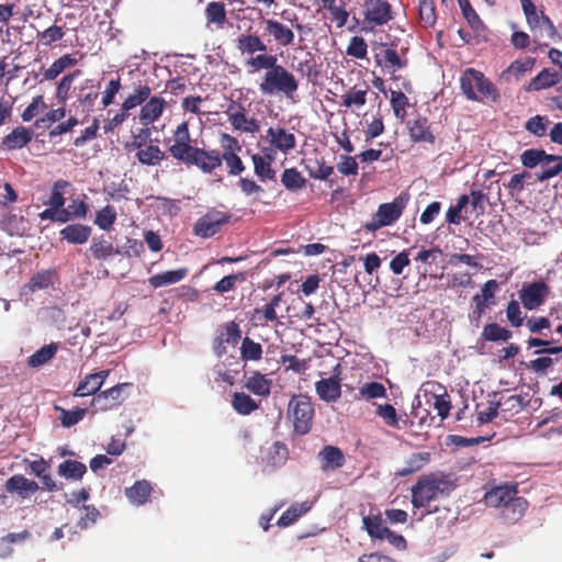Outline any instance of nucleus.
Returning <instances> with one entry per match:
<instances>
[{
	"mask_svg": "<svg viewBox=\"0 0 562 562\" xmlns=\"http://www.w3.org/2000/svg\"><path fill=\"white\" fill-rule=\"evenodd\" d=\"M196 147L190 145V143L184 144H172L169 147L170 155L187 165H190L194 154L196 153Z\"/></svg>",
	"mask_w": 562,
	"mask_h": 562,
	"instance_id": "51",
	"label": "nucleus"
},
{
	"mask_svg": "<svg viewBox=\"0 0 562 562\" xmlns=\"http://www.w3.org/2000/svg\"><path fill=\"white\" fill-rule=\"evenodd\" d=\"M407 202L408 195L401 193L392 202L381 204L372 220L366 223V229L375 232L381 227L392 225L401 217Z\"/></svg>",
	"mask_w": 562,
	"mask_h": 562,
	"instance_id": "4",
	"label": "nucleus"
},
{
	"mask_svg": "<svg viewBox=\"0 0 562 562\" xmlns=\"http://www.w3.org/2000/svg\"><path fill=\"white\" fill-rule=\"evenodd\" d=\"M89 250L93 258L98 260H108L120 254V250L104 236L93 237Z\"/></svg>",
	"mask_w": 562,
	"mask_h": 562,
	"instance_id": "26",
	"label": "nucleus"
},
{
	"mask_svg": "<svg viewBox=\"0 0 562 562\" xmlns=\"http://www.w3.org/2000/svg\"><path fill=\"white\" fill-rule=\"evenodd\" d=\"M236 48L241 55L252 56L256 53H266V43L256 34H240L236 38Z\"/></svg>",
	"mask_w": 562,
	"mask_h": 562,
	"instance_id": "20",
	"label": "nucleus"
},
{
	"mask_svg": "<svg viewBox=\"0 0 562 562\" xmlns=\"http://www.w3.org/2000/svg\"><path fill=\"white\" fill-rule=\"evenodd\" d=\"M311 509L308 502L292 505L286 512H284L278 520L279 527H288L292 525L300 516L307 513Z\"/></svg>",
	"mask_w": 562,
	"mask_h": 562,
	"instance_id": "40",
	"label": "nucleus"
},
{
	"mask_svg": "<svg viewBox=\"0 0 562 562\" xmlns=\"http://www.w3.org/2000/svg\"><path fill=\"white\" fill-rule=\"evenodd\" d=\"M428 461H429L428 452L414 453L413 456H411L407 459V461H406L407 467L405 469H403L400 472V474L408 475L413 472H416V471L420 470Z\"/></svg>",
	"mask_w": 562,
	"mask_h": 562,
	"instance_id": "58",
	"label": "nucleus"
},
{
	"mask_svg": "<svg viewBox=\"0 0 562 562\" xmlns=\"http://www.w3.org/2000/svg\"><path fill=\"white\" fill-rule=\"evenodd\" d=\"M76 59L70 55H64L55 60L48 69L44 72L46 80H53L58 77L67 67L74 65Z\"/></svg>",
	"mask_w": 562,
	"mask_h": 562,
	"instance_id": "54",
	"label": "nucleus"
},
{
	"mask_svg": "<svg viewBox=\"0 0 562 562\" xmlns=\"http://www.w3.org/2000/svg\"><path fill=\"white\" fill-rule=\"evenodd\" d=\"M4 488L10 494H18L22 498H27L38 490V485L22 474H14L5 481Z\"/></svg>",
	"mask_w": 562,
	"mask_h": 562,
	"instance_id": "15",
	"label": "nucleus"
},
{
	"mask_svg": "<svg viewBox=\"0 0 562 562\" xmlns=\"http://www.w3.org/2000/svg\"><path fill=\"white\" fill-rule=\"evenodd\" d=\"M190 165H194L203 172L210 173L222 165V158L216 150H204L198 148Z\"/></svg>",
	"mask_w": 562,
	"mask_h": 562,
	"instance_id": "21",
	"label": "nucleus"
},
{
	"mask_svg": "<svg viewBox=\"0 0 562 562\" xmlns=\"http://www.w3.org/2000/svg\"><path fill=\"white\" fill-rule=\"evenodd\" d=\"M498 284L495 280H488L484 283L481 293L473 296V302L477 305L479 315H482L485 307L494 299Z\"/></svg>",
	"mask_w": 562,
	"mask_h": 562,
	"instance_id": "38",
	"label": "nucleus"
},
{
	"mask_svg": "<svg viewBox=\"0 0 562 562\" xmlns=\"http://www.w3.org/2000/svg\"><path fill=\"white\" fill-rule=\"evenodd\" d=\"M527 507V501L515 495L503 508L502 516L508 522H516L525 515Z\"/></svg>",
	"mask_w": 562,
	"mask_h": 562,
	"instance_id": "31",
	"label": "nucleus"
},
{
	"mask_svg": "<svg viewBox=\"0 0 562 562\" xmlns=\"http://www.w3.org/2000/svg\"><path fill=\"white\" fill-rule=\"evenodd\" d=\"M547 158V154L544 150H538V149H527L525 150L521 156V164L526 168H535L536 166H540L543 161V159Z\"/></svg>",
	"mask_w": 562,
	"mask_h": 562,
	"instance_id": "60",
	"label": "nucleus"
},
{
	"mask_svg": "<svg viewBox=\"0 0 562 562\" xmlns=\"http://www.w3.org/2000/svg\"><path fill=\"white\" fill-rule=\"evenodd\" d=\"M386 396V389L379 382L364 383L359 389V397L364 400L381 398Z\"/></svg>",
	"mask_w": 562,
	"mask_h": 562,
	"instance_id": "57",
	"label": "nucleus"
},
{
	"mask_svg": "<svg viewBox=\"0 0 562 562\" xmlns=\"http://www.w3.org/2000/svg\"><path fill=\"white\" fill-rule=\"evenodd\" d=\"M460 9L462 11V14L464 19L468 21L469 25L475 30L479 31L483 27V23L479 15L476 14L475 10L471 7L469 0H458Z\"/></svg>",
	"mask_w": 562,
	"mask_h": 562,
	"instance_id": "59",
	"label": "nucleus"
},
{
	"mask_svg": "<svg viewBox=\"0 0 562 562\" xmlns=\"http://www.w3.org/2000/svg\"><path fill=\"white\" fill-rule=\"evenodd\" d=\"M244 280L245 274L241 272L229 274L217 281L212 288V290L220 294L227 293L229 291H233L236 288V284L243 282Z\"/></svg>",
	"mask_w": 562,
	"mask_h": 562,
	"instance_id": "55",
	"label": "nucleus"
},
{
	"mask_svg": "<svg viewBox=\"0 0 562 562\" xmlns=\"http://www.w3.org/2000/svg\"><path fill=\"white\" fill-rule=\"evenodd\" d=\"M541 170L537 173L540 181L555 177L562 170V157L547 154V158L541 164Z\"/></svg>",
	"mask_w": 562,
	"mask_h": 562,
	"instance_id": "36",
	"label": "nucleus"
},
{
	"mask_svg": "<svg viewBox=\"0 0 562 562\" xmlns=\"http://www.w3.org/2000/svg\"><path fill=\"white\" fill-rule=\"evenodd\" d=\"M363 526L370 537L376 539H384L389 528L383 525L382 518L380 516H367L362 519Z\"/></svg>",
	"mask_w": 562,
	"mask_h": 562,
	"instance_id": "49",
	"label": "nucleus"
},
{
	"mask_svg": "<svg viewBox=\"0 0 562 562\" xmlns=\"http://www.w3.org/2000/svg\"><path fill=\"white\" fill-rule=\"evenodd\" d=\"M315 390L317 395L327 403L336 402L341 395L340 381L336 375L317 381Z\"/></svg>",
	"mask_w": 562,
	"mask_h": 562,
	"instance_id": "17",
	"label": "nucleus"
},
{
	"mask_svg": "<svg viewBox=\"0 0 562 562\" xmlns=\"http://www.w3.org/2000/svg\"><path fill=\"white\" fill-rule=\"evenodd\" d=\"M281 182L288 190L296 191L305 186L306 180L295 168H289L282 172Z\"/></svg>",
	"mask_w": 562,
	"mask_h": 562,
	"instance_id": "48",
	"label": "nucleus"
},
{
	"mask_svg": "<svg viewBox=\"0 0 562 562\" xmlns=\"http://www.w3.org/2000/svg\"><path fill=\"white\" fill-rule=\"evenodd\" d=\"M31 472L36 475L44 487L48 491H54L57 488L55 481L52 479L48 472V465L44 459H37L30 463Z\"/></svg>",
	"mask_w": 562,
	"mask_h": 562,
	"instance_id": "37",
	"label": "nucleus"
},
{
	"mask_svg": "<svg viewBox=\"0 0 562 562\" xmlns=\"http://www.w3.org/2000/svg\"><path fill=\"white\" fill-rule=\"evenodd\" d=\"M409 136L416 143H435V135L430 131V125L426 117H417L416 120L408 121L407 123Z\"/></svg>",
	"mask_w": 562,
	"mask_h": 562,
	"instance_id": "18",
	"label": "nucleus"
},
{
	"mask_svg": "<svg viewBox=\"0 0 562 562\" xmlns=\"http://www.w3.org/2000/svg\"><path fill=\"white\" fill-rule=\"evenodd\" d=\"M363 15L370 29L382 26L393 19L392 7L385 0H366Z\"/></svg>",
	"mask_w": 562,
	"mask_h": 562,
	"instance_id": "6",
	"label": "nucleus"
},
{
	"mask_svg": "<svg viewBox=\"0 0 562 562\" xmlns=\"http://www.w3.org/2000/svg\"><path fill=\"white\" fill-rule=\"evenodd\" d=\"M422 391L427 402L437 411L438 416L442 419L446 418L449 415L451 404L449 395L442 386L436 382H426L423 384Z\"/></svg>",
	"mask_w": 562,
	"mask_h": 562,
	"instance_id": "7",
	"label": "nucleus"
},
{
	"mask_svg": "<svg viewBox=\"0 0 562 562\" xmlns=\"http://www.w3.org/2000/svg\"><path fill=\"white\" fill-rule=\"evenodd\" d=\"M246 387L255 395L268 396L270 394L271 381L260 372H254L246 382Z\"/></svg>",
	"mask_w": 562,
	"mask_h": 562,
	"instance_id": "34",
	"label": "nucleus"
},
{
	"mask_svg": "<svg viewBox=\"0 0 562 562\" xmlns=\"http://www.w3.org/2000/svg\"><path fill=\"white\" fill-rule=\"evenodd\" d=\"M278 64V58L274 55L260 53L256 56H251L247 61L246 66L252 68L254 71L265 69L270 71Z\"/></svg>",
	"mask_w": 562,
	"mask_h": 562,
	"instance_id": "44",
	"label": "nucleus"
},
{
	"mask_svg": "<svg viewBox=\"0 0 562 562\" xmlns=\"http://www.w3.org/2000/svg\"><path fill=\"white\" fill-rule=\"evenodd\" d=\"M58 348V344L56 342L43 346L27 358V366L30 368L37 369L47 364L53 358H55Z\"/></svg>",
	"mask_w": 562,
	"mask_h": 562,
	"instance_id": "28",
	"label": "nucleus"
},
{
	"mask_svg": "<svg viewBox=\"0 0 562 562\" xmlns=\"http://www.w3.org/2000/svg\"><path fill=\"white\" fill-rule=\"evenodd\" d=\"M318 459L324 471L336 470L344 465V454L339 448L334 446L324 447L318 453Z\"/></svg>",
	"mask_w": 562,
	"mask_h": 562,
	"instance_id": "25",
	"label": "nucleus"
},
{
	"mask_svg": "<svg viewBox=\"0 0 562 562\" xmlns=\"http://www.w3.org/2000/svg\"><path fill=\"white\" fill-rule=\"evenodd\" d=\"M138 161L143 165L155 166L165 159V153L157 145L138 146L136 153Z\"/></svg>",
	"mask_w": 562,
	"mask_h": 562,
	"instance_id": "33",
	"label": "nucleus"
},
{
	"mask_svg": "<svg viewBox=\"0 0 562 562\" xmlns=\"http://www.w3.org/2000/svg\"><path fill=\"white\" fill-rule=\"evenodd\" d=\"M548 123L549 121L544 116L536 115L526 122L525 128L535 136L541 137L547 133Z\"/></svg>",
	"mask_w": 562,
	"mask_h": 562,
	"instance_id": "61",
	"label": "nucleus"
},
{
	"mask_svg": "<svg viewBox=\"0 0 562 562\" xmlns=\"http://www.w3.org/2000/svg\"><path fill=\"white\" fill-rule=\"evenodd\" d=\"M53 278L54 274L50 271L37 273L30 280L27 288L32 292L47 289L49 285L53 284Z\"/></svg>",
	"mask_w": 562,
	"mask_h": 562,
	"instance_id": "63",
	"label": "nucleus"
},
{
	"mask_svg": "<svg viewBox=\"0 0 562 562\" xmlns=\"http://www.w3.org/2000/svg\"><path fill=\"white\" fill-rule=\"evenodd\" d=\"M400 54L393 48H386L381 54L376 55V63L390 74H394L407 65V58L404 50Z\"/></svg>",
	"mask_w": 562,
	"mask_h": 562,
	"instance_id": "16",
	"label": "nucleus"
},
{
	"mask_svg": "<svg viewBox=\"0 0 562 562\" xmlns=\"http://www.w3.org/2000/svg\"><path fill=\"white\" fill-rule=\"evenodd\" d=\"M336 168L341 175L347 177L358 173V162L355 157L349 155H340Z\"/></svg>",
	"mask_w": 562,
	"mask_h": 562,
	"instance_id": "64",
	"label": "nucleus"
},
{
	"mask_svg": "<svg viewBox=\"0 0 562 562\" xmlns=\"http://www.w3.org/2000/svg\"><path fill=\"white\" fill-rule=\"evenodd\" d=\"M288 413L297 434L305 435L310 431L314 409L307 397L293 396L289 402Z\"/></svg>",
	"mask_w": 562,
	"mask_h": 562,
	"instance_id": "5",
	"label": "nucleus"
},
{
	"mask_svg": "<svg viewBox=\"0 0 562 562\" xmlns=\"http://www.w3.org/2000/svg\"><path fill=\"white\" fill-rule=\"evenodd\" d=\"M60 235L70 244H85L90 235L91 227L82 224L67 225L60 231Z\"/></svg>",
	"mask_w": 562,
	"mask_h": 562,
	"instance_id": "27",
	"label": "nucleus"
},
{
	"mask_svg": "<svg viewBox=\"0 0 562 562\" xmlns=\"http://www.w3.org/2000/svg\"><path fill=\"white\" fill-rule=\"evenodd\" d=\"M347 55L358 59L366 58L368 54V45L366 41L360 36H353L346 49Z\"/></svg>",
	"mask_w": 562,
	"mask_h": 562,
	"instance_id": "62",
	"label": "nucleus"
},
{
	"mask_svg": "<svg viewBox=\"0 0 562 562\" xmlns=\"http://www.w3.org/2000/svg\"><path fill=\"white\" fill-rule=\"evenodd\" d=\"M254 164V171L256 176L265 181L267 179L273 180L276 177L274 170L271 168V162L259 154H255L251 157Z\"/></svg>",
	"mask_w": 562,
	"mask_h": 562,
	"instance_id": "46",
	"label": "nucleus"
},
{
	"mask_svg": "<svg viewBox=\"0 0 562 562\" xmlns=\"http://www.w3.org/2000/svg\"><path fill=\"white\" fill-rule=\"evenodd\" d=\"M390 102L394 116L401 122L405 121L406 109L408 106V98L402 91H391Z\"/></svg>",
	"mask_w": 562,
	"mask_h": 562,
	"instance_id": "47",
	"label": "nucleus"
},
{
	"mask_svg": "<svg viewBox=\"0 0 562 562\" xmlns=\"http://www.w3.org/2000/svg\"><path fill=\"white\" fill-rule=\"evenodd\" d=\"M205 15L207 24H215L217 27H223L226 21V10L222 2L213 1L206 5Z\"/></svg>",
	"mask_w": 562,
	"mask_h": 562,
	"instance_id": "42",
	"label": "nucleus"
},
{
	"mask_svg": "<svg viewBox=\"0 0 562 562\" xmlns=\"http://www.w3.org/2000/svg\"><path fill=\"white\" fill-rule=\"evenodd\" d=\"M461 90L472 101L496 102L499 98L496 87L481 71L468 68L460 79Z\"/></svg>",
	"mask_w": 562,
	"mask_h": 562,
	"instance_id": "1",
	"label": "nucleus"
},
{
	"mask_svg": "<svg viewBox=\"0 0 562 562\" xmlns=\"http://www.w3.org/2000/svg\"><path fill=\"white\" fill-rule=\"evenodd\" d=\"M322 4L325 9L330 11L337 27H342L346 25L349 14L345 10L341 0H322Z\"/></svg>",
	"mask_w": 562,
	"mask_h": 562,
	"instance_id": "41",
	"label": "nucleus"
},
{
	"mask_svg": "<svg viewBox=\"0 0 562 562\" xmlns=\"http://www.w3.org/2000/svg\"><path fill=\"white\" fill-rule=\"evenodd\" d=\"M116 211L112 205H106L97 212L94 224L102 231H110L116 221Z\"/></svg>",
	"mask_w": 562,
	"mask_h": 562,
	"instance_id": "50",
	"label": "nucleus"
},
{
	"mask_svg": "<svg viewBox=\"0 0 562 562\" xmlns=\"http://www.w3.org/2000/svg\"><path fill=\"white\" fill-rule=\"evenodd\" d=\"M240 358L244 361H259L262 358V347L259 342L254 341L249 337L241 340Z\"/></svg>",
	"mask_w": 562,
	"mask_h": 562,
	"instance_id": "45",
	"label": "nucleus"
},
{
	"mask_svg": "<svg viewBox=\"0 0 562 562\" xmlns=\"http://www.w3.org/2000/svg\"><path fill=\"white\" fill-rule=\"evenodd\" d=\"M517 494L515 486H497L485 494V502L490 507H505L508 502Z\"/></svg>",
	"mask_w": 562,
	"mask_h": 562,
	"instance_id": "22",
	"label": "nucleus"
},
{
	"mask_svg": "<svg viewBox=\"0 0 562 562\" xmlns=\"http://www.w3.org/2000/svg\"><path fill=\"white\" fill-rule=\"evenodd\" d=\"M227 222L228 216L225 213L218 211L209 212L196 221L194 234L203 238H209L215 235Z\"/></svg>",
	"mask_w": 562,
	"mask_h": 562,
	"instance_id": "11",
	"label": "nucleus"
},
{
	"mask_svg": "<svg viewBox=\"0 0 562 562\" xmlns=\"http://www.w3.org/2000/svg\"><path fill=\"white\" fill-rule=\"evenodd\" d=\"M299 83L294 75L282 65L277 64L270 71H266L259 89L262 94L274 95L283 94L292 99L297 91Z\"/></svg>",
	"mask_w": 562,
	"mask_h": 562,
	"instance_id": "2",
	"label": "nucleus"
},
{
	"mask_svg": "<svg viewBox=\"0 0 562 562\" xmlns=\"http://www.w3.org/2000/svg\"><path fill=\"white\" fill-rule=\"evenodd\" d=\"M266 140L282 153H289L296 144L294 134L283 127H269L266 132Z\"/></svg>",
	"mask_w": 562,
	"mask_h": 562,
	"instance_id": "13",
	"label": "nucleus"
},
{
	"mask_svg": "<svg viewBox=\"0 0 562 562\" xmlns=\"http://www.w3.org/2000/svg\"><path fill=\"white\" fill-rule=\"evenodd\" d=\"M87 472V467L76 460H65L58 467V474L67 480H80Z\"/></svg>",
	"mask_w": 562,
	"mask_h": 562,
	"instance_id": "35",
	"label": "nucleus"
},
{
	"mask_svg": "<svg viewBox=\"0 0 562 562\" xmlns=\"http://www.w3.org/2000/svg\"><path fill=\"white\" fill-rule=\"evenodd\" d=\"M151 89L148 86H138L134 92L130 94L122 104L123 111H131L143 104L150 95Z\"/></svg>",
	"mask_w": 562,
	"mask_h": 562,
	"instance_id": "43",
	"label": "nucleus"
},
{
	"mask_svg": "<svg viewBox=\"0 0 562 562\" xmlns=\"http://www.w3.org/2000/svg\"><path fill=\"white\" fill-rule=\"evenodd\" d=\"M189 270L187 268H179L176 270H169L161 273H157L149 278V283L154 288H161L170 284H175L182 279H184L188 274Z\"/></svg>",
	"mask_w": 562,
	"mask_h": 562,
	"instance_id": "30",
	"label": "nucleus"
},
{
	"mask_svg": "<svg viewBox=\"0 0 562 562\" xmlns=\"http://www.w3.org/2000/svg\"><path fill=\"white\" fill-rule=\"evenodd\" d=\"M109 374V370H102L97 373L88 374L85 380L79 383L75 395L82 397L95 394L101 389Z\"/></svg>",
	"mask_w": 562,
	"mask_h": 562,
	"instance_id": "19",
	"label": "nucleus"
},
{
	"mask_svg": "<svg viewBox=\"0 0 562 562\" xmlns=\"http://www.w3.org/2000/svg\"><path fill=\"white\" fill-rule=\"evenodd\" d=\"M165 100L161 97L150 98L140 109L139 120L144 125H150L157 121L165 109Z\"/></svg>",
	"mask_w": 562,
	"mask_h": 562,
	"instance_id": "23",
	"label": "nucleus"
},
{
	"mask_svg": "<svg viewBox=\"0 0 562 562\" xmlns=\"http://www.w3.org/2000/svg\"><path fill=\"white\" fill-rule=\"evenodd\" d=\"M549 295V286L543 281L526 283L519 291V299L525 308L531 311L542 305Z\"/></svg>",
	"mask_w": 562,
	"mask_h": 562,
	"instance_id": "8",
	"label": "nucleus"
},
{
	"mask_svg": "<svg viewBox=\"0 0 562 562\" xmlns=\"http://www.w3.org/2000/svg\"><path fill=\"white\" fill-rule=\"evenodd\" d=\"M241 339V329L235 322L224 324L217 337V345L214 347L217 356L226 352L225 344L236 346Z\"/></svg>",
	"mask_w": 562,
	"mask_h": 562,
	"instance_id": "14",
	"label": "nucleus"
},
{
	"mask_svg": "<svg viewBox=\"0 0 562 562\" xmlns=\"http://www.w3.org/2000/svg\"><path fill=\"white\" fill-rule=\"evenodd\" d=\"M228 121L236 131L244 133H257L260 130L259 122L246 115V109L238 102H232L226 111Z\"/></svg>",
	"mask_w": 562,
	"mask_h": 562,
	"instance_id": "9",
	"label": "nucleus"
},
{
	"mask_svg": "<svg viewBox=\"0 0 562 562\" xmlns=\"http://www.w3.org/2000/svg\"><path fill=\"white\" fill-rule=\"evenodd\" d=\"M232 405L234 409L241 415H248L258 407L256 402L245 393H235L233 395Z\"/></svg>",
	"mask_w": 562,
	"mask_h": 562,
	"instance_id": "53",
	"label": "nucleus"
},
{
	"mask_svg": "<svg viewBox=\"0 0 562 562\" xmlns=\"http://www.w3.org/2000/svg\"><path fill=\"white\" fill-rule=\"evenodd\" d=\"M469 204V196L467 194L461 195L454 205H451L447 211V222L450 224H460L462 221V212Z\"/></svg>",
	"mask_w": 562,
	"mask_h": 562,
	"instance_id": "56",
	"label": "nucleus"
},
{
	"mask_svg": "<svg viewBox=\"0 0 562 562\" xmlns=\"http://www.w3.org/2000/svg\"><path fill=\"white\" fill-rule=\"evenodd\" d=\"M150 492V483L146 480H142L137 481L133 486L126 488L125 495L133 505L140 506L147 502Z\"/></svg>",
	"mask_w": 562,
	"mask_h": 562,
	"instance_id": "29",
	"label": "nucleus"
},
{
	"mask_svg": "<svg viewBox=\"0 0 562 562\" xmlns=\"http://www.w3.org/2000/svg\"><path fill=\"white\" fill-rule=\"evenodd\" d=\"M130 386V383H121L106 391L100 392L93 397L92 405L101 411L117 406L124 401L125 396L123 393Z\"/></svg>",
	"mask_w": 562,
	"mask_h": 562,
	"instance_id": "12",
	"label": "nucleus"
},
{
	"mask_svg": "<svg viewBox=\"0 0 562 562\" xmlns=\"http://www.w3.org/2000/svg\"><path fill=\"white\" fill-rule=\"evenodd\" d=\"M482 336L488 341H506L512 337V333L496 323H491L483 328Z\"/></svg>",
	"mask_w": 562,
	"mask_h": 562,
	"instance_id": "52",
	"label": "nucleus"
},
{
	"mask_svg": "<svg viewBox=\"0 0 562 562\" xmlns=\"http://www.w3.org/2000/svg\"><path fill=\"white\" fill-rule=\"evenodd\" d=\"M561 80L562 75L560 72L543 69L531 80L529 85V90H542L554 85H558Z\"/></svg>",
	"mask_w": 562,
	"mask_h": 562,
	"instance_id": "32",
	"label": "nucleus"
},
{
	"mask_svg": "<svg viewBox=\"0 0 562 562\" xmlns=\"http://www.w3.org/2000/svg\"><path fill=\"white\" fill-rule=\"evenodd\" d=\"M368 89H349L341 95L342 104L348 109H360L367 103Z\"/></svg>",
	"mask_w": 562,
	"mask_h": 562,
	"instance_id": "39",
	"label": "nucleus"
},
{
	"mask_svg": "<svg viewBox=\"0 0 562 562\" xmlns=\"http://www.w3.org/2000/svg\"><path fill=\"white\" fill-rule=\"evenodd\" d=\"M454 485L445 475H434L419 480L412 488L414 507H425L439 495H448Z\"/></svg>",
	"mask_w": 562,
	"mask_h": 562,
	"instance_id": "3",
	"label": "nucleus"
},
{
	"mask_svg": "<svg viewBox=\"0 0 562 562\" xmlns=\"http://www.w3.org/2000/svg\"><path fill=\"white\" fill-rule=\"evenodd\" d=\"M33 132L24 126H19L9 133L2 140L8 150L20 149L32 140Z\"/></svg>",
	"mask_w": 562,
	"mask_h": 562,
	"instance_id": "24",
	"label": "nucleus"
},
{
	"mask_svg": "<svg viewBox=\"0 0 562 562\" xmlns=\"http://www.w3.org/2000/svg\"><path fill=\"white\" fill-rule=\"evenodd\" d=\"M265 35L281 47L292 46L295 41V34L291 27L274 19H263Z\"/></svg>",
	"mask_w": 562,
	"mask_h": 562,
	"instance_id": "10",
	"label": "nucleus"
}]
</instances>
